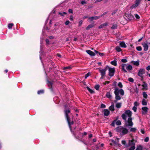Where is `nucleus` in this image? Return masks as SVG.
<instances>
[{"instance_id": "1", "label": "nucleus", "mask_w": 150, "mask_h": 150, "mask_svg": "<svg viewBox=\"0 0 150 150\" xmlns=\"http://www.w3.org/2000/svg\"><path fill=\"white\" fill-rule=\"evenodd\" d=\"M65 117L68 124L70 130V131H71V125L74 124V122L73 120L71 121L70 118L69 116V115H67V113H66V116H65Z\"/></svg>"}, {"instance_id": "2", "label": "nucleus", "mask_w": 150, "mask_h": 150, "mask_svg": "<svg viewBox=\"0 0 150 150\" xmlns=\"http://www.w3.org/2000/svg\"><path fill=\"white\" fill-rule=\"evenodd\" d=\"M125 16L127 18L126 19L129 21H130L134 19V16L131 13H125Z\"/></svg>"}, {"instance_id": "3", "label": "nucleus", "mask_w": 150, "mask_h": 150, "mask_svg": "<svg viewBox=\"0 0 150 150\" xmlns=\"http://www.w3.org/2000/svg\"><path fill=\"white\" fill-rule=\"evenodd\" d=\"M115 69L114 67L109 68L108 75L110 77L113 76L115 72Z\"/></svg>"}, {"instance_id": "4", "label": "nucleus", "mask_w": 150, "mask_h": 150, "mask_svg": "<svg viewBox=\"0 0 150 150\" xmlns=\"http://www.w3.org/2000/svg\"><path fill=\"white\" fill-rule=\"evenodd\" d=\"M114 93L115 95V100H114V102L115 103H116L118 100H120L121 99V97L120 96L118 95V92L117 91H114Z\"/></svg>"}, {"instance_id": "5", "label": "nucleus", "mask_w": 150, "mask_h": 150, "mask_svg": "<svg viewBox=\"0 0 150 150\" xmlns=\"http://www.w3.org/2000/svg\"><path fill=\"white\" fill-rule=\"evenodd\" d=\"M67 105H64V114L65 116H66V113H67V115H69V114L71 112L70 109L69 108H67Z\"/></svg>"}, {"instance_id": "6", "label": "nucleus", "mask_w": 150, "mask_h": 150, "mask_svg": "<svg viewBox=\"0 0 150 150\" xmlns=\"http://www.w3.org/2000/svg\"><path fill=\"white\" fill-rule=\"evenodd\" d=\"M47 83L49 88L50 90L52 92H54V90L52 87L53 84V83L52 82L47 80Z\"/></svg>"}, {"instance_id": "7", "label": "nucleus", "mask_w": 150, "mask_h": 150, "mask_svg": "<svg viewBox=\"0 0 150 150\" xmlns=\"http://www.w3.org/2000/svg\"><path fill=\"white\" fill-rule=\"evenodd\" d=\"M145 70L144 69H140L138 73V75L139 76L141 77H142V76L145 73Z\"/></svg>"}, {"instance_id": "8", "label": "nucleus", "mask_w": 150, "mask_h": 150, "mask_svg": "<svg viewBox=\"0 0 150 150\" xmlns=\"http://www.w3.org/2000/svg\"><path fill=\"white\" fill-rule=\"evenodd\" d=\"M117 91L118 92V94L119 95V94L120 93L121 95L122 96H123L124 94V92L123 89H119L117 88H116L115 89V91Z\"/></svg>"}, {"instance_id": "9", "label": "nucleus", "mask_w": 150, "mask_h": 150, "mask_svg": "<svg viewBox=\"0 0 150 150\" xmlns=\"http://www.w3.org/2000/svg\"><path fill=\"white\" fill-rule=\"evenodd\" d=\"M127 123L128 125H126V126H132L133 125V123L132 122V117H129L128 119Z\"/></svg>"}, {"instance_id": "10", "label": "nucleus", "mask_w": 150, "mask_h": 150, "mask_svg": "<svg viewBox=\"0 0 150 150\" xmlns=\"http://www.w3.org/2000/svg\"><path fill=\"white\" fill-rule=\"evenodd\" d=\"M99 71L100 73L101 76H105L106 74V72L103 70V69H101L100 68H98Z\"/></svg>"}, {"instance_id": "11", "label": "nucleus", "mask_w": 150, "mask_h": 150, "mask_svg": "<svg viewBox=\"0 0 150 150\" xmlns=\"http://www.w3.org/2000/svg\"><path fill=\"white\" fill-rule=\"evenodd\" d=\"M137 142V141H135L134 139H132V140H129V144L130 145H132V146H135V143Z\"/></svg>"}, {"instance_id": "12", "label": "nucleus", "mask_w": 150, "mask_h": 150, "mask_svg": "<svg viewBox=\"0 0 150 150\" xmlns=\"http://www.w3.org/2000/svg\"><path fill=\"white\" fill-rule=\"evenodd\" d=\"M86 52L91 56H93L95 55V53L90 50H87L86 51Z\"/></svg>"}, {"instance_id": "13", "label": "nucleus", "mask_w": 150, "mask_h": 150, "mask_svg": "<svg viewBox=\"0 0 150 150\" xmlns=\"http://www.w3.org/2000/svg\"><path fill=\"white\" fill-rule=\"evenodd\" d=\"M142 45L144 48V51H147L148 49V46L147 43L144 42L142 43Z\"/></svg>"}, {"instance_id": "14", "label": "nucleus", "mask_w": 150, "mask_h": 150, "mask_svg": "<svg viewBox=\"0 0 150 150\" xmlns=\"http://www.w3.org/2000/svg\"><path fill=\"white\" fill-rule=\"evenodd\" d=\"M100 18V16H92L91 17H89V19L91 21H92L94 19H99Z\"/></svg>"}, {"instance_id": "15", "label": "nucleus", "mask_w": 150, "mask_h": 150, "mask_svg": "<svg viewBox=\"0 0 150 150\" xmlns=\"http://www.w3.org/2000/svg\"><path fill=\"white\" fill-rule=\"evenodd\" d=\"M122 132L123 135H124L127 133L128 130L127 128L123 127H122Z\"/></svg>"}, {"instance_id": "16", "label": "nucleus", "mask_w": 150, "mask_h": 150, "mask_svg": "<svg viewBox=\"0 0 150 150\" xmlns=\"http://www.w3.org/2000/svg\"><path fill=\"white\" fill-rule=\"evenodd\" d=\"M103 111L104 112V114L105 116H108L110 114V111L108 109H104Z\"/></svg>"}, {"instance_id": "17", "label": "nucleus", "mask_w": 150, "mask_h": 150, "mask_svg": "<svg viewBox=\"0 0 150 150\" xmlns=\"http://www.w3.org/2000/svg\"><path fill=\"white\" fill-rule=\"evenodd\" d=\"M125 113L129 117H131L132 112L130 110H126L125 111Z\"/></svg>"}, {"instance_id": "18", "label": "nucleus", "mask_w": 150, "mask_h": 150, "mask_svg": "<svg viewBox=\"0 0 150 150\" xmlns=\"http://www.w3.org/2000/svg\"><path fill=\"white\" fill-rule=\"evenodd\" d=\"M127 66V64H122L121 65L122 70L125 73H126L127 72V71L125 69V67H126Z\"/></svg>"}, {"instance_id": "19", "label": "nucleus", "mask_w": 150, "mask_h": 150, "mask_svg": "<svg viewBox=\"0 0 150 150\" xmlns=\"http://www.w3.org/2000/svg\"><path fill=\"white\" fill-rule=\"evenodd\" d=\"M108 23L107 22H105L103 24H101L99 25V26L98 27V28L99 29H100L102 28H103L105 26H106L108 25Z\"/></svg>"}, {"instance_id": "20", "label": "nucleus", "mask_w": 150, "mask_h": 150, "mask_svg": "<svg viewBox=\"0 0 150 150\" xmlns=\"http://www.w3.org/2000/svg\"><path fill=\"white\" fill-rule=\"evenodd\" d=\"M120 45L122 47L126 48L127 47V45L124 41L120 42Z\"/></svg>"}, {"instance_id": "21", "label": "nucleus", "mask_w": 150, "mask_h": 150, "mask_svg": "<svg viewBox=\"0 0 150 150\" xmlns=\"http://www.w3.org/2000/svg\"><path fill=\"white\" fill-rule=\"evenodd\" d=\"M116 59H115L114 60L110 62V64L115 66H117V62L116 60Z\"/></svg>"}, {"instance_id": "22", "label": "nucleus", "mask_w": 150, "mask_h": 150, "mask_svg": "<svg viewBox=\"0 0 150 150\" xmlns=\"http://www.w3.org/2000/svg\"><path fill=\"white\" fill-rule=\"evenodd\" d=\"M131 63H133L134 65L138 66L139 65V60L136 61H132L131 62Z\"/></svg>"}, {"instance_id": "23", "label": "nucleus", "mask_w": 150, "mask_h": 150, "mask_svg": "<svg viewBox=\"0 0 150 150\" xmlns=\"http://www.w3.org/2000/svg\"><path fill=\"white\" fill-rule=\"evenodd\" d=\"M109 109L111 111H113L114 110V105L113 103L109 107Z\"/></svg>"}, {"instance_id": "24", "label": "nucleus", "mask_w": 150, "mask_h": 150, "mask_svg": "<svg viewBox=\"0 0 150 150\" xmlns=\"http://www.w3.org/2000/svg\"><path fill=\"white\" fill-rule=\"evenodd\" d=\"M94 24H90L88 25V26L86 28V29L87 30H89L91 28L94 27Z\"/></svg>"}, {"instance_id": "25", "label": "nucleus", "mask_w": 150, "mask_h": 150, "mask_svg": "<svg viewBox=\"0 0 150 150\" xmlns=\"http://www.w3.org/2000/svg\"><path fill=\"white\" fill-rule=\"evenodd\" d=\"M139 3L138 2H137L136 1V3L135 4H134L131 7L132 8H135L138 6L139 4Z\"/></svg>"}, {"instance_id": "26", "label": "nucleus", "mask_w": 150, "mask_h": 150, "mask_svg": "<svg viewBox=\"0 0 150 150\" xmlns=\"http://www.w3.org/2000/svg\"><path fill=\"white\" fill-rule=\"evenodd\" d=\"M106 96L107 98L109 99L112 98V95H111L110 92H107L106 94Z\"/></svg>"}, {"instance_id": "27", "label": "nucleus", "mask_w": 150, "mask_h": 150, "mask_svg": "<svg viewBox=\"0 0 150 150\" xmlns=\"http://www.w3.org/2000/svg\"><path fill=\"white\" fill-rule=\"evenodd\" d=\"M86 88L91 94H93L95 93V92L93 91L90 89L89 87L87 86L86 87Z\"/></svg>"}, {"instance_id": "28", "label": "nucleus", "mask_w": 150, "mask_h": 150, "mask_svg": "<svg viewBox=\"0 0 150 150\" xmlns=\"http://www.w3.org/2000/svg\"><path fill=\"white\" fill-rule=\"evenodd\" d=\"M122 127H118L116 128V131L117 132H120L122 131Z\"/></svg>"}, {"instance_id": "29", "label": "nucleus", "mask_w": 150, "mask_h": 150, "mask_svg": "<svg viewBox=\"0 0 150 150\" xmlns=\"http://www.w3.org/2000/svg\"><path fill=\"white\" fill-rule=\"evenodd\" d=\"M126 69L127 70L130 71L132 69V67L131 65H129L126 66Z\"/></svg>"}, {"instance_id": "30", "label": "nucleus", "mask_w": 150, "mask_h": 150, "mask_svg": "<svg viewBox=\"0 0 150 150\" xmlns=\"http://www.w3.org/2000/svg\"><path fill=\"white\" fill-rule=\"evenodd\" d=\"M148 108L146 107H143L142 108V110L145 113L146 112L148 111Z\"/></svg>"}, {"instance_id": "31", "label": "nucleus", "mask_w": 150, "mask_h": 150, "mask_svg": "<svg viewBox=\"0 0 150 150\" xmlns=\"http://www.w3.org/2000/svg\"><path fill=\"white\" fill-rule=\"evenodd\" d=\"M135 150H143V147L141 145H139L137 146Z\"/></svg>"}, {"instance_id": "32", "label": "nucleus", "mask_w": 150, "mask_h": 150, "mask_svg": "<svg viewBox=\"0 0 150 150\" xmlns=\"http://www.w3.org/2000/svg\"><path fill=\"white\" fill-rule=\"evenodd\" d=\"M121 104L122 103H117L116 104V107L118 108H120L121 107Z\"/></svg>"}, {"instance_id": "33", "label": "nucleus", "mask_w": 150, "mask_h": 150, "mask_svg": "<svg viewBox=\"0 0 150 150\" xmlns=\"http://www.w3.org/2000/svg\"><path fill=\"white\" fill-rule=\"evenodd\" d=\"M44 93V91L43 90H41L38 91L37 92V93L38 94H43Z\"/></svg>"}, {"instance_id": "34", "label": "nucleus", "mask_w": 150, "mask_h": 150, "mask_svg": "<svg viewBox=\"0 0 150 150\" xmlns=\"http://www.w3.org/2000/svg\"><path fill=\"white\" fill-rule=\"evenodd\" d=\"M67 13L65 12H59L58 13V14L60 15L61 16H63L64 15H66Z\"/></svg>"}, {"instance_id": "35", "label": "nucleus", "mask_w": 150, "mask_h": 150, "mask_svg": "<svg viewBox=\"0 0 150 150\" xmlns=\"http://www.w3.org/2000/svg\"><path fill=\"white\" fill-rule=\"evenodd\" d=\"M142 105H146L147 104V102L144 99H143L142 101Z\"/></svg>"}, {"instance_id": "36", "label": "nucleus", "mask_w": 150, "mask_h": 150, "mask_svg": "<svg viewBox=\"0 0 150 150\" xmlns=\"http://www.w3.org/2000/svg\"><path fill=\"white\" fill-rule=\"evenodd\" d=\"M115 49L118 52H120L122 51L120 48L119 46H117L116 47Z\"/></svg>"}, {"instance_id": "37", "label": "nucleus", "mask_w": 150, "mask_h": 150, "mask_svg": "<svg viewBox=\"0 0 150 150\" xmlns=\"http://www.w3.org/2000/svg\"><path fill=\"white\" fill-rule=\"evenodd\" d=\"M143 96L144 98L146 99L147 98L148 96L145 92H144L143 93Z\"/></svg>"}, {"instance_id": "38", "label": "nucleus", "mask_w": 150, "mask_h": 150, "mask_svg": "<svg viewBox=\"0 0 150 150\" xmlns=\"http://www.w3.org/2000/svg\"><path fill=\"white\" fill-rule=\"evenodd\" d=\"M122 119L125 120H126L127 116L125 114H123L122 115Z\"/></svg>"}, {"instance_id": "39", "label": "nucleus", "mask_w": 150, "mask_h": 150, "mask_svg": "<svg viewBox=\"0 0 150 150\" xmlns=\"http://www.w3.org/2000/svg\"><path fill=\"white\" fill-rule=\"evenodd\" d=\"M137 130L136 128H132L130 129V132H135Z\"/></svg>"}, {"instance_id": "40", "label": "nucleus", "mask_w": 150, "mask_h": 150, "mask_svg": "<svg viewBox=\"0 0 150 150\" xmlns=\"http://www.w3.org/2000/svg\"><path fill=\"white\" fill-rule=\"evenodd\" d=\"M142 86L144 88H146L147 87V84L145 81L143 82V84L142 85Z\"/></svg>"}, {"instance_id": "41", "label": "nucleus", "mask_w": 150, "mask_h": 150, "mask_svg": "<svg viewBox=\"0 0 150 150\" xmlns=\"http://www.w3.org/2000/svg\"><path fill=\"white\" fill-rule=\"evenodd\" d=\"M13 25V23H9L8 25V27L9 29H10L11 28Z\"/></svg>"}, {"instance_id": "42", "label": "nucleus", "mask_w": 150, "mask_h": 150, "mask_svg": "<svg viewBox=\"0 0 150 150\" xmlns=\"http://www.w3.org/2000/svg\"><path fill=\"white\" fill-rule=\"evenodd\" d=\"M115 123L117 125H120L121 124V122L119 120L116 121Z\"/></svg>"}, {"instance_id": "43", "label": "nucleus", "mask_w": 150, "mask_h": 150, "mask_svg": "<svg viewBox=\"0 0 150 150\" xmlns=\"http://www.w3.org/2000/svg\"><path fill=\"white\" fill-rule=\"evenodd\" d=\"M136 49L138 51H141L142 50V47L141 46H138L136 47Z\"/></svg>"}, {"instance_id": "44", "label": "nucleus", "mask_w": 150, "mask_h": 150, "mask_svg": "<svg viewBox=\"0 0 150 150\" xmlns=\"http://www.w3.org/2000/svg\"><path fill=\"white\" fill-rule=\"evenodd\" d=\"M117 26L116 24H114L112 25L111 28L112 29H117Z\"/></svg>"}, {"instance_id": "45", "label": "nucleus", "mask_w": 150, "mask_h": 150, "mask_svg": "<svg viewBox=\"0 0 150 150\" xmlns=\"http://www.w3.org/2000/svg\"><path fill=\"white\" fill-rule=\"evenodd\" d=\"M71 69V67L70 66L65 67L63 68L64 70H67L68 69Z\"/></svg>"}, {"instance_id": "46", "label": "nucleus", "mask_w": 150, "mask_h": 150, "mask_svg": "<svg viewBox=\"0 0 150 150\" xmlns=\"http://www.w3.org/2000/svg\"><path fill=\"white\" fill-rule=\"evenodd\" d=\"M100 85H95L94 88L96 90H98L99 89Z\"/></svg>"}, {"instance_id": "47", "label": "nucleus", "mask_w": 150, "mask_h": 150, "mask_svg": "<svg viewBox=\"0 0 150 150\" xmlns=\"http://www.w3.org/2000/svg\"><path fill=\"white\" fill-rule=\"evenodd\" d=\"M71 132L72 134H73V135L74 136L76 139H78L77 137L76 136V134L75 133V132H74V131L72 130V129H71V131H70Z\"/></svg>"}, {"instance_id": "48", "label": "nucleus", "mask_w": 150, "mask_h": 150, "mask_svg": "<svg viewBox=\"0 0 150 150\" xmlns=\"http://www.w3.org/2000/svg\"><path fill=\"white\" fill-rule=\"evenodd\" d=\"M117 119H116L115 120H114L112 122V123L111 124V125L112 126H113V127H114L115 126V122H116V121H117Z\"/></svg>"}, {"instance_id": "49", "label": "nucleus", "mask_w": 150, "mask_h": 150, "mask_svg": "<svg viewBox=\"0 0 150 150\" xmlns=\"http://www.w3.org/2000/svg\"><path fill=\"white\" fill-rule=\"evenodd\" d=\"M91 75L90 73V72H88L85 75V79H86L88 77Z\"/></svg>"}, {"instance_id": "50", "label": "nucleus", "mask_w": 150, "mask_h": 150, "mask_svg": "<svg viewBox=\"0 0 150 150\" xmlns=\"http://www.w3.org/2000/svg\"><path fill=\"white\" fill-rule=\"evenodd\" d=\"M128 80L129 82L132 83L134 81L133 79L131 77L129 78L128 79Z\"/></svg>"}, {"instance_id": "51", "label": "nucleus", "mask_w": 150, "mask_h": 150, "mask_svg": "<svg viewBox=\"0 0 150 150\" xmlns=\"http://www.w3.org/2000/svg\"><path fill=\"white\" fill-rule=\"evenodd\" d=\"M118 86L120 88H122L123 87V85L122 83L121 82H119L118 84Z\"/></svg>"}, {"instance_id": "52", "label": "nucleus", "mask_w": 150, "mask_h": 150, "mask_svg": "<svg viewBox=\"0 0 150 150\" xmlns=\"http://www.w3.org/2000/svg\"><path fill=\"white\" fill-rule=\"evenodd\" d=\"M122 62L123 63H126L127 62V60L125 59H122L121 60Z\"/></svg>"}, {"instance_id": "53", "label": "nucleus", "mask_w": 150, "mask_h": 150, "mask_svg": "<svg viewBox=\"0 0 150 150\" xmlns=\"http://www.w3.org/2000/svg\"><path fill=\"white\" fill-rule=\"evenodd\" d=\"M109 68H110L109 67L108 65H107L106 67L104 69H103L104 70L105 72L107 71V70L108 69L109 70Z\"/></svg>"}, {"instance_id": "54", "label": "nucleus", "mask_w": 150, "mask_h": 150, "mask_svg": "<svg viewBox=\"0 0 150 150\" xmlns=\"http://www.w3.org/2000/svg\"><path fill=\"white\" fill-rule=\"evenodd\" d=\"M135 149V146H132L131 147L129 148V149L127 150H134Z\"/></svg>"}, {"instance_id": "55", "label": "nucleus", "mask_w": 150, "mask_h": 150, "mask_svg": "<svg viewBox=\"0 0 150 150\" xmlns=\"http://www.w3.org/2000/svg\"><path fill=\"white\" fill-rule=\"evenodd\" d=\"M149 138L148 137H146L144 140V141L145 142H147L149 141Z\"/></svg>"}, {"instance_id": "56", "label": "nucleus", "mask_w": 150, "mask_h": 150, "mask_svg": "<svg viewBox=\"0 0 150 150\" xmlns=\"http://www.w3.org/2000/svg\"><path fill=\"white\" fill-rule=\"evenodd\" d=\"M134 106H135L137 107V106L139 105V104L137 102V101H135L134 103Z\"/></svg>"}, {"instance_id": "57", "label": "nucleus", "mask_w": 150, "mask_h": 150, "mask_svg": "<svg viewBox=\"0 0 150 150\" xmlns=\"http://www.w3.org/2000/svg\"><path fill=\"white\" fill-rule=\"evenodd\" d=\"M134 16L137 19H139L140 18V17L137 14H134Z\"/></svg>"}, {"instance_id": "58", "label": "nucleus", "mask_w": 150, "mask_h": 150, "mask_svg": "<svg viewBox=\"0 0 150 150\" xmlns=\"http://www.w3.org/2000/svg\"><path fill=\"white\" fill-rule=\"evenodd\" d=\"M137 109V107L135 106H134L132 108V110H134V112H136Z\"/></svg>"}, {"instance_id": "59", "label": "nucleus", "mask_w": 150, "mask_h": 150, "mask_svg": "<svg viewBox=\"0 0 150 150\" xmlns=\"http://www.w3.org/2000/svg\"><path fill=\"white\" fill-rule=\"evenodd\" d=\"M106 107V105L103 104H102L101 105H100V108H105Z\"/></svg>"}, {"instance_id": "60", "label": "nucleus", "mask_w": 150, "mask_h": 150, "mask_svg": "<svg viewBox=\"0 0 150 150\" xmlns=\"http://www.w3.org/2000/svg\"><path fill=\"white\" fill-rule=\"evenodd\" d=\"M70 23V22L69 21H68V20L66 21L65 22V24L66 25H68Z\"/></svg>"}, {"instance_id": "61", "label": "nucleus", "mask_w": 150, "mask_h": 150, "mask_svg": "<svg viewBox=\"0 0 150 150\" xmlns=\"http://www.w3.org/2000/svg\"><path fill=\"white\" fill-rule=\"evenodd\" d=\"M68 12L70 13H73V10L71 9H69L68 10Z\"/></svg>"}, {"instance_id": "62", "label": "nucleus", "mask_w": 150, "mask_h": 150, "mask_svg": "<svg viewBox=\"0 0 150 150\" xmlns=\"http://www.w3.org/2000/svg\"><path fill=\"white\" fill-rule=\"evenodd\" d=\"M98 54L100 56H103L104 55V53H100L99 52L98 53Z\"/></svg>"}, {"instance_id": "63", "label": "nucleus", "mask_w": 150, "mask_h": 150, "mask_svg": "<svg viewBox=\"0 0 150 150\" xmlns=\"http://www.w3.org/2000/svg\"><path fill=\"white\" fill-rule=\"evenodd\" d=\"M111 141L113 142L114 144H115V145L118 144L115 141H114L112 139Z\"/></svg>"}, {"instance_id": "64", "label": "nucleus", "mask_w": 150, "mask_h": 150, "mask_svg": "<svg viewBox=\"0 0 150 150\" xmlns=\"http://www.w3.org/2000/svg\"><path fill=\"white\" fill-rule=\"evenodd\" d=\"M146 69L147 71H149L150 70V65L146 67Z\"/></svg>"}]
</instances>
